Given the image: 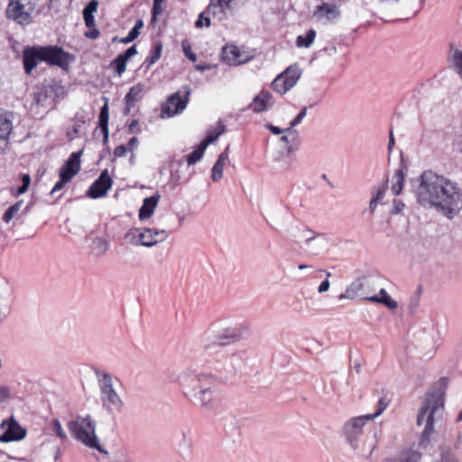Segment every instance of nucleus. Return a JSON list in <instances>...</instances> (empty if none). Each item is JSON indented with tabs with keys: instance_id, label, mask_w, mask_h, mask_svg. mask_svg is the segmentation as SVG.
<instances>
[{
	"instance_id": "nucleus-1",
	"label": "nucleus",
	"mask_w": 462,
	"mask_h": 462,
	"mask_svg": "<svg viewBox=\"0 0 462 462\" xmlns=\"http://www.w3.org/2000/svg\"><path fill=\"white\" fill-rule=\"evenodd\" d=\"M415 196L424 208H435L449 219L462 209V192L455 182L431 171L417 180Z\"/></svg>"
},
{
	"instance_id": "nucleus-2",
	"label": "nucleus",
	"mask_w": 462,
	"mask_h": 462,
	"mask_svg": "<svg viewBox=\"0 0 462 462\" xmlns=\"http://www.w3.org/2000/svg\"><path fill=\"white\" fill-rule=\"evenodd\" d=\"M177 381L185 398L204 411L217 407L215 384L209 374L187 367L180 372Z\"/></svg>"
},
{
	"instance_id": "nucleus-3",
	"label": "nucleus",
	"mask_w": 462,
	"mask_h": 462,
	"mask_svg": "<svg viewBox=\"0 0 462 462\" xmlns=\"http://www.w3.org/2000/svg\"><path fill=\"white\" fill-rule=\"evenodd\" d=\"M374 290V280L372 278H358L347 286L346 291L339 296V300H354L360 297L365 300L382 303L392 310L398 308L397 301L393 300L384 289H380L378 294L371 295Z\"/></svg>"
},
{
	"instance_id": "nucleus-4",
	"label": "nucleus",
	"mask_w": 462,
	"mask_h": 462,
	"mask_svg": "<svg viewBox=\"0 0 462 462\" xmlns=\"http://www.w3.org/2000/svg\"><path fill=\"white\" fill-rule=\"evenodd\" d=\"M23 60L25 72L31 74L42 61L63 68L69 64V55L57 46L27 47L23 50Z\"/></svg>"
},
{
	"instance_id": "nucleus-5",
	"label": "nucleus",
	"mask_w": 462,
	"mask_h": 462,
	"mask_svg": "<svg viewBox=\"0 0 462 462\" xmlns=\"http://www.w3.org/2000/svg\"><path fill=\"white\" fill-rule=\"evenodd\" d=\"M71 436L85 446L100 450L97 436L96 434V423L90 415L77 416L67 423Z\"/></svg>"
},
{
	"instance_id": "nucleus-6",
	"label": "nucleus",
	"mask_w": 462,
	"mask_h": 462,
	"mask_svg": "<svg viewBox=\"0 0 462 462\" xmlns=\"http://www.w3.org/2000/svg\"><path fill=\"white\" fill-rule=\"evenodd\" d=\"M444 400L440 394H431L427 397L420 408L417 424H424L423 436L429 438L434 431L435 420L442 415Z\"/></svg>"
},
{
	"instance_id": "nucleus-7",
	"label": "nucleus",
	"mask_w": 462,
	"mask_h": 462,
	"mask_svg": "<svg viewBox=\"0 0 462 462\" xmlns=\"http://www.w3.org/2000/svg\"><path fill=\"white\" fill-rule=\"evenodd\" d=\"M167 231L157 228H131L125 235V241L134 246L152 247L168 238Z\"/></svg>"
},
{
	"instance_id": "nucleus-8",
	"label": "nucleus",
	"mask_w": 462,
	"mask_h": 462,
	"mask_svg": "<svg viewBox=\"0 0 462 462\" xmlns=\"http://www.w3.org/2000/svg\"><path fill=\"white\" fill-rule=\"evenodd\" d=\"M246 0H210L206 11L199 14L195 23L197 28L202 27V18H205V25L210 26V15L217 21L225 20L233 8Z\"/></svg>"
},
{
	"instance_id": "nucleus-9",
	"label": "nucleus",
	"mask_w": 462,
	"mask_h": 462,
	"mask_svg": "<svg viewBox=\"0 0 462 462\" xmlns=\"http://www.w3.org/2000/svg\"><path fill=\"white\" fill-rule=\"evenodd\" d=\"M98 384L103 406L109 412H120L124 408V402L114 389L111 376L104 374Z\"/></svg>"
},
{
	"instance_id": "nucleus-10",
	"label": "nucleus",
	"mask_w": 462,
	"mask_h": 462,
	"mask_svg": "<svg viewBox=\"0 0 462 462\" xmlns=\"http://www.w3.org/2000/svg\"><path fill=\"white\" fill-rule=\"evenodd\" d=\"M38 0H9L6 16L19 24L31 23Z\"/></svg>"
},
{
	"instance_id": "nucleus-11",
	"label": "nucleus",
	"mask_w": 462,
	"mask_h": 462,
	"mask_svg": "<svg viewBox=\"0 0 462 462\" xmlns=\"http://www.w3.org/2000/svg\"><path fill=\"white\" fill-rule=\"evenodd\" d=\"M301 74L300 68L293 64L273 79L272 87L277 93L283 95L297 84Z\"/></svg>"
},
{
	"instance_id": "nucleus-12",
	"label": "nucleus",
	"mask_w": 462,
	"mask_h": 462,
	"mask_svg": "<svg viewBox=\"0 0 462 462\" xmlns=\"http://www.w3.org/2000/svg\"><path fill=\"white\" fill-rule=\"evenodd\" d=\"M254 57L252 51L244 46L226 44L222 48L221 59L229 66H239L251 60Z\"/></svg>"
},
{
	"instance_id": "nucleus-13",
	"label": "nucleus",
	"mask_w": 462,
	"mask_h": 462,
	"mask_svg": "<svg viewBox=\"0 0 462 462\" xmlns=\"http://www.w3.org/2000/svg\"><path fill=\"white\" fill-rule=\"evenodd\" d=\"M341 3L342 0H322L313 11V17L322 23L337 19L340 15Z\"/></svg>"
},
{
	"instance_id": "nucleus-14",
	"label": "nucleus",
	"mask_w": 462,
	"mask_h": 462,
	"mask_svg": "<svg viewBox=\"0 0 462 462\" xmlns=\"http://www.w3.org/2000/svg\"><path fill=\"white\" fill-rule=\"evenodd\" d=\"M0 428L4 433L0 435V442L18 441L25 438L26 430L14 419L5 420L1 422Z\"/></svg>"
},
{
	"instance_id": "nucleus-15",
	"label": "nucleus",
	"mask_w": 462,
	"mask_h": 462,
	"mask_svg": "<svg viewBox=\"0 0 462 462\" xmlns=\"http://www.w3.org/2000/svg\"><path fill=\"white\" fill-rule=\"evenodd\" d=\"M185 89L184 97H180V93H175L164 104L162 113L168 117H171L186 108L190 90L188 87H185Z\"/></svg>"
},
{
	"instance_id": "nucleus-16",
	"label": "nucleus",
	"mask_w": 462,
	"mask_h": 462,
	"mask_svg": "<svg viewBox=\"0 0 462 462\" xmlns=\"http://www.w3.org/2000/svg\"><path fill=\"white\" fill-rule=\"evenodd\" d=\"M112 182L108 171H103L98 179L96 180L89 187L87 192L88 196L92 199H98L106 196L112 186Z\"/></svg>"
},
{
	"instance_id": "nucleus-17",
	"label": "nucleus",
	"mask_w": 462,
	"mask_h": 462,
	"mask_svg": "<svg viewBox=\"0 0 462 462\" xmlns=\"http://www.w3.org/2000/svg\"><path fill=\"white\" fill-rule=\"evenodd\" d=\"M237 332L234 328H226L223 331H208L204 335V346L209 349L211 344H217L219 346L226 345L228 339L236 338Z\"/></svg>"
},
{
	"instance_id": "nucleus-18",
	"label": "nucleus",
	"mask_w": 462,
	"mask_h": 462,
	"mask_svg": "<svg viewBox=\"0 0 462 462\" xmlns=\"http://www.w3.org/2000/svg\"><path fill=\"white\" fill-rule=\"evenodd\" d=\"M373 420L370 417L366 415H362L358 417H355L349 420L344 427L346 436L347 439L352 443L355 441L359 435L363 432V428L368 422Z\"/></svg>"
},
{
	"instance_id": "nucleus-19",
	"label": "nucleus",
	"mask_w": 462,
	"mask_h": 462,
	"mask_svg": "<svg viewBox=\"0 0 462 462\" xmlns=\"http://www.w3.org/2000/svg\"><path fill=\"white\" fill-rule=\"evenodd\" d=\"M301 238L314 254H318L328 246L327 238L321 234H314L311 230H303Z\"/></svg>"
},
{
	"instance_id": "nucleus-20",
	"label": "nucleus",
	"mask_w": 462,
	"mask_h": 462,
	"mask_svg": "<svg viewBox=\"0 0 462 462\" xmlns=\"http://www.w3.org/2000/svg\"><path fill=\"white\" fill-rule=\"evenodd\" d=\"M82 152H72L60 170V177H69V180L80 171V155Z\"/></svg>"
},
{
	"instance_id": "nucleus-21",
	"label": "nucleus",
	"mask_w": 462,
	"mask_h": 462,
	"mask_svg": "<svg viewBox=\"0 0 462 462\" xmlns=\"http://www.w3.org/2000/svg\"><path fill=\"white\" fill-rule=\"evenodd\" d=\"M273 98L270 92L262 90L249 105V108L255 113L269 110L273 106Z\"/></svg>"
},
{
	"instance_id": "nucleus-22",
	"label": "nucleus",
	"mask_w": 462,
	"mask_h": 462,
	"mask_svg": "<svg viewBox=\"0 0 462 462\" xmlns=\"http://www.w3.org/2000/svg\"><path fill=\"white\" fill-rule=\"evenodd\" d=\"M136 53V47L133 45L112 60L110 66L115 69V71L120 77L125 71L127 61Z\"/></svg>"
},
{
	"instance_id": "nucleus-23",
	"label": "nucleus",
	"mask_w": 462,
	"mask_h": 462,
	"mask_svg": "<svg viewBox=\"0 0 462 462\" xmlns=\"http://www.w3.org/2000/svg\"><path fill=\"white\" fill-rule=\"evenodd\" d=\"M160 199H161V196L158 193H156V194H154L149 198H145L143 199V205H142L141 208L139 209L140 220H142V221L147 220L152 216V214L159 203Z\"/></svg>"
},
{
	"instance_id": "nucleus-24",
	"label": "nucleus",
	"mask_w": 462,
	"mask_h": 462,
	"mask_svg": "<svg viewBox=\"0 0 462 462\" xmlns=\"http://www.w3.org/2000/svg\"><path fill=\"white\" fill-rule=\"evenodd\" d=\"M12 129L13 124L9 117L0 114V152L6 148Z\"/></svg>"
},
{
	"instance_id": "nucleus-25",
	"label": "nucleus",
	"mask_w": 462,
	"mask_h": 462,
	"mask_svg": "<svg viewBox=\"0 0 462 462\" xmlns=\"http://www.w3.org/2000/svg\"><path fill=\"white\" fill-rule=\"evenodd\" d=\"M143 88V85L138 83L129 89L128 93L125 97V102L126 105L125 108V115L129 114L135 102L141 99Z\"/></svg>"
},
{
	"instance_id": "nucleus-26",
	"label": "nucleus",
	"mask_w": 462,
	"mask_h": 462,
	"mask_svg": "<svg viewBox=\"0 0 462 462\" xmlns=\"http://www.w3.org/2000/svg\"><path fill=\"white\" fill-rule=\"evenodd\" d=\"M109 246L106 238L95 237L88 246V252L94 257H101L108 251Z\"/></svg>"
},
{
	"instance_id": "nucleus-27",
	"label": "nucleus",
	"mask_w": 462,
	"mask_h": 462,
	"mask_svg": "<svg viewBox=\"0 0 462 462\" xmlns=\"http://www.w3.org/2000/svg\"><path fill=\"white\" fill-rule=\"evenodd\" d=\"M420 457L421 455L419 451L414 449H406L396 457L385 459L384 462H418Z\"/></svg>"
},
{
	"instance_id": "nucleus-28",
	"label": "nucleus",
	"mask_w": 462,
	"mask_h": 462,
	"mask_svg": "<svg viewBox=\"0 0 462 462\" xmlns=\"http://www.w3.org/2000/svg\"><path fill=\"white\" fill-rule=\"evenodd\" d=\"M229 157L228 154L225 152H222L217 162H215L212 168V175L211 178L214 181H219L223 178V171L225 166L228 163Z\"/></svg>"
},
{
	"instance_id": "nucleus-29",
	"label": "nucleus",
	"mask_w": 462,
	"mask_h": 462,
	"mask_svg": "<svg viewBox=\"0 0 462 462\" xmlns=\"http://www.w3.org/2000/svg\"><path fill=\"white\" fill-rule=\"evenodd\" d=\"M316 38V31L309 29L304 34L298 35L296 46L299 48H310Z\"/></svg>"
},
{
	"instance_id": "nucleus-30",
	"label": "nucleus",
	"mask_w": 462,
	"mask_h": 462,
	"mask_svg": "<svg viewBox=\"0 0 462 462\" xmlns=\"http://www.w3.org/2000/svg\"><path fill=\"white\" fill-rule=\"evenodd\" d=\"M226 131V126L218 122L217 126L213 129H208L207 132V137L202 143L208 147L210 143H214L217 138L224 134Z\"/></svg>"
},
{
	"instance_id": "nucleus-31",
	"label": "nucleus",
	"mask_w": 462,
	"mask_h": 462,
	"mask_svg": "<svg viewBox=\"0 0 462 462\" xmlns=\"http://www.w3.org/2000/svg\"><path fill=\"white\" fill-rule=\"evenodd\" d=\"M108 106L107 104H105V106L101 108L100 114H99V126L101 128V131L104 134V142H106L108 139Z\"/></svg>"
},
{
	"instance_id": "nucleus-32",
	"label": "nucleus",
	"mask_w": 462,
	"mask_h": 462,
	"mask_svg": "<svg viewBox=\"0 0 462 462\" xmlns=\"http://www.w3.org/2000/svg\"><path fill=\"white\" fill-rule=\"evenodd\" d=\"M404 182V174L402 170H398L395 171L393 177V184H392V192L393 195H399L403 188Z\"/></svg>"
},
{
	"instance_id": "nucleus-33",
	"label": "nucleus",
	"mask_w": 462,
	"mask_h": 462,
	"mask_svg": "<svg viewBox=\"0 0 462 462\" xmlns=\"http://www.w3.org/2000/svg\"><path fill=\"white\" fill-rule=\"evenodd\" d=\"M206 149L207 146L201 142L200 144L197 147V149L188 156V164L193 165L197 162H199L203 157Z\"/></svg>"
},
{
	"instance_id": "nucleus-34",
	"label": "nucleus",
	"mask_w": 462,
	"mask_h": 462,
	"mask_svg": "<svg viewBox=\"0 0 462 462\" xmlns=\"http://www.w3.org/2000/svg\"><path fill=\"white\" fill-rule=\"evenodd\" d=\"M162 46L161 43H157L152 53L146 58L144 63L146 64L147 69H149L152 65L157 62L162 54Z\"/></svg>"
},
{
	"instance_id": "nucleus-35",
	"label": "nucleus",
	"mask_w": 462,
	"mask_h": 462,
	"mask_svg": "<svg viewBox=\"0 0 462 462\" xmlns=\"http://www.w3.org/2000/svg\"><path fill=\"white\" fill-rule=\"evenodd\" d=\"M23 200H20L15 204L12 205L11 207H9L3 215V220L5 223H9L14 218V217L19 212L23 206Z\"/></svg>"
},
{
	"instance_id": "nucleus-36",
	"label": "nucleus",
	"mask_w": 462,
	"mask_h": 462,
	"mask_svg": "<svg viewBox=\"0 0 462 462\" xmlns=\"http://www.w3.org/2000/svg\"><path fill=\"white\" fill-rule=\"evenodd\" d=\"M390 404V400H388L387 398H381L377 403V410L373 414H367L370 419L374 420L377 417H379L385 410L386 408L389 406Z\"/></svg>"
},
{
	"instance_id": "nucleus-37",
	"label": "nucleus",
	"mask_w": 462,
	"mask_h": 462,
	"mask_svg": "<svg viewBox=\"0 0 462 462\" xmlns=\"http://www.w3.org/2000/svg\"><path fill=\"white\" fill-rule=\"evenodd\" d=\"M164 0H153V5H152V22H155L157 19V16L162 14L163 12V4Z\"/></svg>"
},
{
	"instance_id": "nucleus-38",
	"label": "nucleus",
	"mask_w": 462,
	"mask_h": 462,
	"mask_svg": "<svg viewBox=\"0 0 462 462\" xmlns=\"http://www.w3.org/2000/svg\"><path fill=\"white\" fill-rule=\"evenodd\" d=\"M22 181H23V184L21 187H19L15 192H14V195L18 196V195H22L23 193H25L28 189V187L31 183V178L28 174H23L22 176Z\"/></svg>"
},
{
	"instance_id": "nucleus-39",
	"label": "nucleus",
	"mask_w": 462,
	"mask_h": 462,
	"mask_svg": "<svg viewBox=\"0 0 462 462\" xmlns=\"http://www.w3.org/2000/svg\"><path fill=\"white\" fill-rule=\"evenodd\" d=\"M52 430L60 439H67V433L63 430L59 420H54V421L52 423Z\"/></svg>"
},
{
	"instance_id": "nucleus-40",
	"label": "nucleus",
	"mask_w": 462,
	"mask_h": 462,
	"mask_svg": "<svg viewBox=\"0 0 462 462\" xmlns=\"http://www.w3.org/2000/svg\"><path fill=\"white\" fill-rule=\"evenodd\" d=\"M182 49H183V52L185 54V56L191 61H196L197 60V56L196 54L192 51L191 50V46L189 44V42L187 41H183L182 42Z\"/></svg>"
},
{
	"instance_id": "nucleus-41",
	"label": "nucleus",
	"mask_w": 462,
	"mask_h": 462,
	"mask_svg": "<svg viewBox=\"0 0 462 462\" xmlns=\"http://www.w3.org/2000/svg\"><path fill=\"white\" fill-rule=\"evenodd\" d=\"M386 189V183L383 184L381 187L376 188L373 192L372 198L381 201L385 196Z\"/></svg>"
},
{
	"instance_id": "nucleus-42",
	"label": "nucleus",
	"mask_w": 462,
	"mask_h": 462,
	"mask_svg": "<svg viewBox=\"0 0 462 462\" xmlns=\"http://www.w3.org/2000/svg\"><path fill=\"white\" fill-rule=\"evenodd\" d=\"M306 115H307V108L303 107L301 109V111L299 113V115L290 123L289 128L293 130V127L297 126L298 125H300L302 122V120L304 119Z\"/></svg>"
},
{
	"instance_id": "nucleus-43",
	"label": "nucleus",
	"mask_w": 462,
	"mask_h": 462,
	"mask_svg": "<svg viewBox=\"0 0 462 462\" xmlns=\"http://www.w3.org/2000/svg\"><path fill=\"white\" fill-rule=\"evenodd\" d=\"M266 127L273 134H295L294 130H291V128L282 129L278 126H274L273 125H267Z\"/></svg>"
},
{
	"instance_id": "nucleus-44",
	"label": "nucleus",
	"mask_w": 462,
	"mask_h": 462,
	"mask_svg": "<svg viewBox=\"0 0 462 462\" xmlns=\"http://www.w3.org/2000/svg\"><path fill=\"white\" fill-rule=\"evenodd\" d=\"M420 291H421V288L419 287L416 293L411 298V302H410V307H409L411 310H415L419 307Z\"/></svg>"
},
{
	"instance_id": "nucleus-45",
	"label": "nucleus",
	"mask_w": 462,
	"mask_h": 462,
	"mask_svg": "<svg viewBox=\"0 0 462 462\" xmlns=\"http://www.w3.org/2000/svg\"><path fill=\"white\" fill-rule=\"evenodd\" d=\"M69 181H70L69 180V178L60 177V180L54 185V187L52 188L51 193L53 194V193L59 191V190H60Z\"/></svg>"
},
{
	"instance_id": "nucleus-46",
	"label": "nucleus",
	"mask_w": 462,
	"mask_h": 462,
	"mask_svg": "<svg viewBox=\"0 0 462 462\" xmlns=\"http://www.w3.org/2000/svg\"><path fill=\"white\" fill-rule=\"evenodd\" d=\"M98 2L97 0H91L88 5L84 8L83 14H93L97 12Z\"/></svg>"
},
{
	"instance_id": "nucleus-47",
	"label": "nucleus",
	"mask_w": 462,
	"mask_h": 462,
	"mask_svg": "<svg viewBox=\"0 0 462 462\" xmlns=\"http://www.w3.org/2000/svg\"><path fill=\"white\" fill-rule=\"evenodd\" d=\"M441 462H459V461L454 454L447 451V452H443L441 454Z\"/></svg>"
},
{
	"instance_id": "nucleus-48",
	"label": "nucleus",
	"mask_w": 462,
	"mask_h": 462,
	"mask_svg": "<svg viewBox=\"0 0 462 462\" xmlns=\"http://www.w3.org/2000/svg\"><path fill=\"white\" fill-rule=\"evenodd\" d=\"M10 396V390L7 386H0V403L5 402Z\"/></svg>"
},
{
	"instance_id": "nucleus-49",
	"label": "nucleus",
	"mask_w": 462,
	"mask_h": 462,
	"mask_svg": "<svg viewBox=\"0 0 462 462\" xmlns=\"http://www.w3.org/2000/svg\"><path fill=\"white\" fill-rule=\"evenodd\" d=\"M127 152V148L125 145H119L115 148L114 155L116 157H125Z\"/></svg>"
},
{
	"instance_id": "nucleus-50",
	"label": "nucleus",
	"mask_w": 462,
	"mask_h": 462,
	"mask_svg": "<svg viewBox=\"0 0 462 462\" xmlns=\"http://www.w3.org/2000/svg\"><path fill=\"white\" fill-rule=\"evenodd\" d=\"M330 282L328 279L323 281L318 287L319 293H324L329 290Z\"/></svg>"
},
{
	"instance_id": "nucleus-51",
	"label": "nucleus",
	"mask_w": 462,
	"mask_h": 462,
	"mask_svg": "<svg viewBox=\"0 0 462 462\" xmlns=\"http://www.w3.org/2000/svg\"><path fill=\"white\" fill-rule=\"evenodd\" d=\"M405 205L400 200H394L393 202V209L392 211L393 214H398L402 212L404 208Z\"/></svg>"
},
{
	"instance_id": "nucleus-52",
	"label": "nucleus",
	"mask_w": 462,
	"mask_h": 462,
	"mask_svg": "<svg viewBox=\"0 0 462 462\" xmlns=\"http://www.w3.org/2000/svg\"><path fill=\"white\" fill-rule=\"evenodd\" d=\"M83 17L87 27L91 28L95 25V19L93 14H83Z\"/></svg>"
},
{
	"instance_id": "nucleus-53",
	"label": "nucleus",
	"mask_w": 462,
	"mask_h": 462,
	"mask_svg": "<svg viewBox=\"0 0 462 462\" xmlns=\"http://www.w3.org/2000/svg\"><path fill=\"white\" fill-rule=\"evenodd\" d=\"M232 359H235L236 361H237V358L236 356H234L232 357ZM236 365H237V362H234L233 360H231L230 364L225 367V370L229 374H233L234 372L236 371Z\"/></svg>"
},
{
	"instance_id": "nucleus-54",
	"label": "nucleus",
	"mask_w": 462,
	"mask_h": 462,
	"mask_svg": "<svg viewBox=\"0 0 462 462\" xmlns=\"http://www.w3.org/2000/svg\"><path fill=\"white\" fill-rule=\"evenodd\" d=\"M138 143L139 141L137 137H132L127 143L129 151L133 152L134 149H136Z\"/></svg>"
},
{
	"instance_id": "nucleus-55",
	"label": "nucleus",
	"mask_w": 462,
	"mask_h": 462,
	"mask_svg": "<svg viewBox=\"0 0 462 462\" xmlns=\"http://www.w3.org/2000/svg\"><path fill=\"white\" fill-rule=\"evenodd\" d=\"M129 132L130 133H139L140 132V129L138 127V121L137 120H134L130 125H129Z\"/></svg>"
},
{
	"instance_id": "nucleus-56",
	"label": "nucleus",
	"mask_w": 462,
	"mask_h": 462,
	"mask_svg": "<svg viewBox=\"0 0 462 462\" xmlns=\"http://www.w3.org/2000/svg\"><path fill=\"white\" fill-rule=\"evenodd\" d=\"M379 202L380 201H378L377 199H375L374 198L371 199L370 203H369V210H370L371 214H374Z\"/></svg>"
},
{
	"instance_id": "nucleus-57",
	"label": "nucleus",
	"mask_w": 462,
	"mask_h": 462,
	"mask_svg": "<svg viewBox=\"0 0 462 462\" xmlns=\"http://www.w3.org/2000/svg\"><path fill=\"white\" fill-rule=\"evenodd\" d=\"M140 34V32L137 29H134V27L131 29V31L128 32V35L130 36V40L134 41Z\"/></svg>"
},
{
	"instance_id": "nucleus-58",
	"label": "nucleus",
	"mask_w": 462,
	"mask_h": 462,
	"mask_svg": "<svg viewBox=\"0 0 462 462\" xmlns=\"http://www.w3.org/2000/svg\"><path fill=\"white\" fill-rule=\"evenodd\" d=\"M116 41H119L121 43H125V44L133 42V40H130V36L129 35H127L126 37L122 38L120 40H117V37H114L113 38V42H116Z\"/></svg>"
},
{
	"instance_id": "nucleus-59",
	"label": "nucleus",
	"mask_w": 462,
	"mask_h": 462,
	"mask_svg": "<svg viewBox=\"0 0 462 462\" xmlns=\"http://www.w3.org/2000/svg\"><path fill=\"white\" fill-rule=\"evenodd\" d=\"M195 68L199 71H204V70L209 69L211 67L208 64H199V65H196Z\"/></svg>"
},
{
	"instance_id": "nucleus-60",
	"label": "nucleus",
	"mask_w": 462,
	"mask_h": 462,
	"mask_svg": "<svg viewBox=\"0 0 462 462\" xmlns=\"http://www.w3.org/2000/svg\"><path fill=\"white\" fill-rule=\"evenodd\" d=\"M99 35V32L97 30H93L90 32H87L86 36L90 39H96Z\"/></svg>"
},
{
	"instance_id": "nucleus-61",
	"label": "nucleus",
	"mask_w": 462,
	"mask_h": 462,
	"mask_svg": "<svg viewBox=\"0 0 462 462\" xmlns=\"http://www.w3.org/2000/svg\"><path fill=\"white\" fill-rule=\"evenodd\" d=\"M394 145V138L393 132H390V137L388 142V149L391 151L393 149V146Z\"/></svg>"
},
{
	"instance_id": "nucleus-62",
	"label": "nucleus",
	"mask_w": 462,
	"mask_h": 462,
	"mask_svg": "<svg viewBox=\"0 0 462 462\" xmlns=\"http://www.w3.org/2000/svg\"><path fill=\"white\" fill-rule=\"evenodd\" d=\"M143 27V22L142 20H140V19H139V20H137V21L135 22V24H134V29H137L139 32H140V30H141Z\"/></svg>"
},
{
	"instance_id": "nucleus-63",
	"label": "nucleus",
	"mask_w": 462,
	"mask_h": 462,
	"mask_svg": "<svg viewBox=\"0 0 462 462\" xmlns=\"http://www.w3.org/2000/svg\"><path fill=\"white\" fill-rule=\"evenodd\" d=\"M290 134H285L284 135H282V136L281 137V141H282V142H283V143H286V144H289V143H290V141H289V135H290Z\"/></svg>"
},
{
	"instance_id": "nucleus-64",
	"label": "nucleus",
	"mask_w": 462,
	"mask_h": 462,
	"mask_svg": "<svg viewBox=\"0 0 462 462\" xmlns=\"http://www.w3.org/2000/svg\"><path fill=\"white\" fill-rule=\"evenodd\" d=\"M462 421V410L460 411V412L458 413L457 419H456V422H460Z\"/></svg>"
}]
</instances>
